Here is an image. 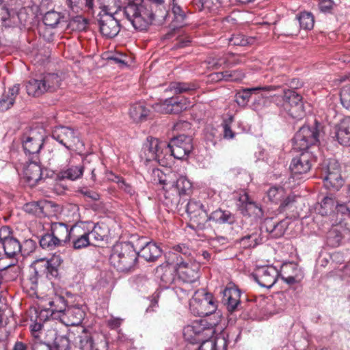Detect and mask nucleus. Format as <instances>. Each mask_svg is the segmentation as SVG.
<instances>
[{"instance_id":"f257e3e1","label":"nucleus","mask_w":350,"mask_h":350,"mask_svg":"<svg viewBox=\"0 0 350 350\" xmlns=\"http://www.w3.org/2000/svg\"><path fill=\"white\" fill-rule=\"evenodd\" d=\"M320 124L315 121L312 126H303L296 133L293 138V148L301 153L293 159L290 169L294 174H303L308 172L316 161L313 154L308 148L317 145L321 137Z\"/></svg>"},{"instance_id":"f03ea898","label":"nucleus","mask_w":350,"mask_h":350,"mask_svg":"<svg viewBox=\"0 0 350 350\" xmlns=\"http://www.w3.org/2000/svg\"><path fill=\"white\" fill-rule=\"evenodd\" d=\"M98 8L106 14L118 15L122 14L133 27L139 31L146 30L154 19L151 5L142 2H129L121 10L120 0H97Z\"/></svg>"},{"instance_id":"7ed1b4c3","label":"nucleus","mask_w":350,"mask_h":350,"mask_svg":"<svg viewBox=\"0 0 350 350\" xmlns=\"http://www.w3.org/2000/svg\"><path fill=\"white\" fill-rule=\"evenodd\" d=\"M172 253V263L176 266V273L184 282L193 283L200 278V265L196 261H191L189 256L191 250L183 244L177 245Z\"/></svg>"},{"instance_id":"20e7f679","label":"nucleus","mask_w":350,"mask_h":350,"mask_svg":"<svg viewBox=\"0 0 350 350\" xmlns=\"http://www.w3.org/2000/svg\"><path fill=\"white\" fill-rule=\"evenodd\" d=\"M137 258V252L130 242H120L113 246L109 262L118 271L126 272L136 266Z\"/></svg>"},{"instance_id":"39448f33","label":"nucleus","mask_w":350,"mask_h":350,"mask_svg":"<svg viewBox=\"0 0 350 350\" xmlns=\"http://www.w3.org/2000/svg\"><path fill=\"white\" fill-rule=\"evenodd\" d=\"M62 82V79L58 74L44 73L27 82L25 85L27 93L29 96L39 97L46 92H53L57 90Z\"/></svg>"},{"instance_id":"423d86ee","label":"nucleus","mask_w":350,"mask_h":350,"mask_svg":"<svg viewBox=\"0 0 350 350\" xmlns=\"http://www.w3.org/2000/svg\"><path fill=\"white\" fill-rule=\"evenodd\" d=\"M51 137L69 152H81L84 144L80 139L78 133L73 129L64 126H55L51 133Z\"/></svg>"},{"instance_id":"0eeeda50","label":"nucleus","mask_w":350,"mask_h":350,"mask_svg":"<svg viewBox=\"0 0 350 350\" xmlns=\"http://www.w3.org/2000/svg\"><path fill=\"white\" fill-rule=\"evenodd\" d=\"M192 185L188 178L183 176L176 175L174 187L171 191L165 194V204L170 209L177 208L181 196L189 195L191 191Z\"/></svg>"},{"instance_id":"6e6552de","label":"nucleus","mask_w":350,"mask_h":350,"mask_svg":"<svg viewBox=\"0 0 350 350\" xmlns=\"http://www.w3.org/2000/svg\"><path fill=\"white\" fill-rule=\"evenodd\" d=\"M64 299L62 297H58L55 300L49 301L51 306V310L53 313L55 312H60L62 314L60 318L62 322L68 326H77L81 323L83 321L85 313L83 308L79 306H71L68 307L64 310L62 309L58 310L57 308H53L56 302H63Z\"/></svg>"},{"instance_id":"1a4fd4ad","label":"nucleus","mask_w":350,"mask_h":350,"mask_svg":"<svg viewBox=\"0 0 350 350\" xmlns=\"http://www.w3.org/2000/svg\"><path fill=\"white\" fill-rule=\"evenodd\" d=\"M193 150L192 139L185 135L172 138L165 145V152H170L175 159H184Z\"/></svg>"},{"instance_id":"9d476101","label":"nucleus","mask_w":350,"mask_h":350,"mask_svg":"<svg viewBox=\"0 0 350 350\" xmlns=\"http://www.w3.org/2000/svg\"><path fill=\"white\" fill-rule=\"evenodd\" d=\"M0 243L3 246L5 255L12 260L16 259V256L23 252L21 242L14 236L9 226L0 228Z\"/></svg>"},{"instance_id":"9b49d317","label":"nucleus","mask_w":350,"mask_h":350,"mask_svg":"<svg viewBox=\"0 0 350 350\" xmlns=\"http://www.w3.org/2000/svg\"><path fill=\"white\" fill-rule=\"evenodd\" d=\"M191 305L196 307L197 314L200 317L210 315L217 309V304L213 300L212 294L204 291L196 293Z\"/></svg>"},{"instance_id":"f8f14e48","label":"nucleus","mask_w":350,"mask_h":350,"mask_svg":"<svg viewBox=\"0 0 350 350\" xmlns=\"http://www.w3.org/2000/svg\"><path fill=\"white\" fill-rule=\"evenodd\" d=\"M236 205L238 210L244 216H253L256 219L262 218L263 216L261 206L245 191L239 194Z\"/></svg>"},{"instance_id":"ddd939ff","label":"nucleus","mask_w":350,"mask_h":350,"mask_svg":"<svg viewBox=\"0 0 350 350\" xmlns=\"http://www.w3.org/2000/svg\"><path fill=\"white\" fill-rule=\"evenodd\" d=\"M33 272L25 282L26 286L35 291L38 287V278L45 273L52 275L57 273V270L52 266L50 261L45 259L36 260L33 264Z\"/></svg>"},{"instance_id":"4468645a","label":"nucleus","mask_w":350,"mask_h":350,"mask_svg":"<svg viewBox=\"0 0 350 350\" xmlns=\"http://www.w3.org/2000/svg\"><path fill=\"white\" fill-rule=\"evenodd\" d=\"M280 272L278 269L273 265H265L258 267L253 276L257 283L262 287L269 288L276 282Z\"/></svg>"},{"instance_id":"2eb2a0df","label":"nucleus","mask_w":350,"mask_h":350,"mask_svg":"<svg viewBox=\"0 0 350 350\" xmlns=\"http://www.w3.org/2000/svg\"><path fill=\"white\" fill-rule=\"evenodd\" d=\"M165 142H159L157 138H148L143 146V153L146 161H160L164 158L163 151H165Z\"/></svg>"},{"instance_id":"dca6fc26","label":"nucleus","mask_w":350,"mask_h":350,"mask_svg":"<svg viewBox=\"0 0 350 350\" xmlns=\"http://www.w3.org/2000/svg\"><path fill=\"white\" fill-rule=\"evenodd\" d=\"M169 260L166 264L157 267L155 270V276L160 280V285L163 288H169L175 280L176 266L172 263V254H169Z\"/></svg>"},{"instance_id":"f3484780","label":"nucleus","mask_w":350,"mask_h":350,"mask_svg":"<svg viewBox=\"0 0 350 350\" xmlns=\"http://www.w3.org/2000/svg\"><path fill=\"white\" fill-rule=\"evenodd\" d=\"M44 143V137L40 133L32 131L28 135H24L23 138V148L25 153L36 158Z\"/></svg>"},{"instance_id":"a211bd4d","label":"nucleus","mask_w":350,"mask_h":350,"mask_svg":"<svg viewBox=\"0 0 350 350\" xmlns=\"http://www.w3.org/2000/svg\"><path fill=\"white\" fill-rule=\"evenodd\" d=\"M241 291L232 283H229L223 291L222 302L228 312L239 310L241 306Z\"/></svg>"},{"instance_id":"6ab92c4d","label":"nucleus","mask_w":350,"mask_h":350,"mask_svg":"<svg viewBox=\"0 0 350 350\" xmlns=\"http://www.w3.org/2000/svg\"><path fill=\"white\" fill-rule=\"evenodd\" d=\"M29 159L24 168L23 178L29 186L34 187L44 178V171L36 159Z\"/></svg>"},{"instance_id":"aec40b11","label":"nucleus","mask_w":350,"mask_h":350,"mask_svg":"<svg viewBox=\"0 0 350 350\" xmlns=\"http://www.w3.org/2000/svg\"><path fill=\"white\" fill-rule=\"evenodd\" d=\"M191 103L188 98H183L180 100L173 98L165 99L162 103L157 104L156 110L165 113H178L186 110Z\"/></svg>"},{"instance_id":"412c9836","label":"nucleus","mask_w":350,"mask_h":350,"mask_svg":"<svg viewBox=\"0 0 350 350\" xmlns=\"http://www.w3.org/2000/svg\"><path fill=\"white\" fill-rule=\"evenodd\" d=\"M114 16L106 14L98 21L100 33L108 38H114L120 30L119 21Z\"/></svg>"},{"instance_id":"4be33fe9","label":"nucleus","mask_w":350,"mask_h":350,"mask_svg":"<svg viewBox=\"0 0 350 350\" xmlns=\"http://www.w3.org/2000/svg\"><path fill=\"white\" fill-rule=\"evenodd\" d=\"M279 88H280V85H273L243 88L237 92L234 100L239 107H245L247 106L252 93H256L260 90L266 92L275 91Z\"/></svg>"},{"instance_id":"5701e85b","label":"nucleus","mask_w":350,"mask_h":350,"mask_svg":"<svg viewBox=\"0 0 350 350\" xmlns=\"http://www.w3.org/2000/svg\"><path fill=\"white\" fill-rule=\"evenodd\" d=\"M75 228V226L69 228L63 222H52L51 224V232L62 246L70 242L71 237H73Z\"/></svg>"},{"instance_id":"b1692460","label":"nucleus","mask_w":350,"mask_h":350,"mask_svg":"<svg viewBox=\"0 0 350 350\" xmlns=\"http://www.w3.org/2000/svg\"><path fill=\"white\" fill-rule=\"evenodd\" d=\"M53 206L52 202L46 200L33 201L26 203L23 210L27 213L36 216L45 217L49 214V209Z\"/></svg>"},{"instance_id":"393cba45","label":"nucleus","mask_w":350,"mask_h":350,"mask_svg":"<svg viewBox=\"0 0 350 350\" xmlns=\"http://www.w3.org/2000/svg\"><path fill=\"white\" fill-rule=\"evenodd\" d=\"M331 168L334 170L333 172H329L328 174H326V176H323L322 178L323 179L325 187L338 190L343 184L338 162L336 160H332Z\"/></svg>"},{"instance_id":"a878e982","label":"nucleus","mask_w":350,"mask_h":350,"mask_svg":"<svg viewBox=\"0 0 350 350\" xmlns=\"http://www.w3.org/2000/svg\"><path fill=\"white\" fill-rule=\"evenodd\" d=\"M152 176L154 183H159L163 186V189L165 190L164 195L168 192V191L172 192L176 176V173L170 172L165 174L159 169H154L152 170Z\"/></svg>"},{"instance_id":"bb28decb","label":"nucleus","mask_w":350,"mask_h":350,"mask_svg":"<svg viewBox=\"0 0 350 350\" xmlns=\"http://www.w3.org/2000/svg\"><path fill=\"white\" fill-rule=\"evenodd\" d=\"M4 258L0 259V278L5 282L14 281L21 273V267L17 265L18 260L12 259L8 265H2Z\"/></svg>"},{"instance_id":"cd10ccee","label":"nucleus","mask_w":350,"mask_h":350,"mask_svg":"<svg viewBox=\"0 0 350 350\" xmlns=\"http://www.w3.org/2000/svg\"><path fill=\"white\" fill-rule=\"evenodd\" d=\"M336 137L343 146H350V117H346L336 126Z\"/></svg>"},{"instance_id":"c85d7f7f","label":"nucleus","mask_w":350,"mask_h":350,"mask_svg":"<svg viewBox=\"0 0 350 350\" xmlns=\"http://www.w3.org/2000/svg\"><path fill=\"white\" fill-rule=\"evenodd\" d=\"M208 332L210 329L202 327L198 324L187 325L183 329V336L191 343H198L199 340H202V336Z\"/></svg>"},{"instance_id":"c756f323","label":"nucleus","mask_w":350,"mask_h":350,"mask_svg":"<svg viewBox=\"0 0 350 350\" xmlns=\"http://www.w3.org/2000/svg\"><path fill=\"white\" fill-rule=\"evenodd\" d=\"M300 270L293 263L284 265L281 267L280 275L282 280L288 284H294L299 282Z\"/></svg>"},{"instance_id":"7c9ffc66","label":"nucleus","mask_w":350,"mask_h":350,"mask_svg":"<svg viewBox=\"0 0 350 350\" xmlns=\"http://www.w3.org/2000/svg\"><path fill=\"white\" fill-rule=\"evenodd\" d=\"M185 209L191 221L200 224L201 222L200 219L202 221L206 219V212L200 202L193 200H189L186 205Z\"/></svg>"},{"instance_id":"2f4dec72","label":"nucleus","mask_w":350,"mask_h":350,"mask_svg":"<svg viewBox=\"0 0 350 350\" xmlns=\"http://www.w3.org/2000/svg\"><path fill=\"white\" fill-rule=\"evenodd\" d=\"M262 242L261 231L260 229L255 228L250 233L239 239L237 244L243 249H249L257 246Z\"/></svg>"},{"instance_id":"473e14b6","label":"nucleus","mask_w":350,"mask_h":350,"mask_svg":"<svg viewBox=\"0 0 350 350\" xmlns=\"http://www.w3.org/2000/svg\"><path fill=\"white\" fill-rule=\"evenodd\" d=\"M19 90V85L15 84L3 92L0 98V111H5L14 105Z\"/></svg>"},{"instance_id":"72a5a7b5","label":"nucleus","mask_w":350,"mask_h":350,"mask_svg":"<svg viewBox=\"0 0 350 350\" xmlns=\"http://www.w3.org/2000/svg\"><path fill=\"white\" fill-rule=\"evenodd\" d=\"M137 254L138 256L143 258L146 261L153 262L161 256L162 250L155 243L148 242Z\"/></svg>"},{"instance_id":"f704fd0d","label":"nucleus","mask_w":350,"mask_h":350,"mask_svg":"<svg viewBox=\"0 0 350 350\" xmlns=\"http://www.w3.org/2000/svg\"><path fill=\"white\" fill-rule=\"evenodd\" d=\"M150 109L142 103H137L131 106L129 116L135 122L146 120Z\"/></svg>"},{"instance_id":"c9c22d12","label":"nucleus","mask_w":350,"mask_h":350,"mask_svg":"<svg viewBox=\"0 0 350 350\" xmlns=\"http://www.w3.org/2000/svg\"><path fill=\"white\" fill-rule=\"evenodd\" d=\"M196 82H172L169 85V90L175 94H190L198 88Z\"/></svg>"},{"instance_id":"e433bc0d","label":"nucleus","mask_w":350,"mask_h":350,"mask_svg":"<svg viewBox=\"0 0 350 350\" xmlns=\"http://www.w3.org/2000/svg\"><path fill=\"white\" fill-rule=\"evenodd\" d=\"M207 219L220 224H233L235 221L234 215H232L230 211H223L220 208L212 212Z\"/></svg>"},{"instance_id":"4c0bfd02","label":"nucleus","mask_w":350,"mask_h":350,"mask_svg":"<svg viewBox=\"0 0 350 350\" xmlns=\"http://www.w3.org/2000/svg\"><path fill=\"white\" fill-rule=\"evenodd\" d=\"M83 173V167L81 165H71L66 170H61L57 174V177L60 180L69 179L71 180H77L81 177Z\"/></svg>"},{"instance_id":"58836bf2","label":"nucleus","mask_w":350,"mask_h":350,"mask_svg":"<svg viewBox=\"0 0 350 350\" xmlns=\"http://www.w3.org/2000/svg\"><path fill=\"white\" fill-rule=\"evenodd\" d=\"M94 0H66L68 8L75 14H79L84 10L93 8Z\"/></svg>"},{"instance_id":"ea45409f","label":"nucleus","mask_w":350,"mask_h":350,"mask_svg":"<svg viewBox=\"0 0 350 350\" xmlns=\"http://www.w3.org/2000/svg\"><path fill=\"white\" fill-rule=\"evenodd\" d=\"M336 201L332 197H325L320 203H319L315 209L316 211L322 216L327 215L333 212L334 208H336Z\"/></svg>"},{"instance_id":"a19ab883","label":"nucleus","mask_w":350,"mask_h":350,"mask_svg":"<svg viewBox=\"0 0 350 350\" xmlns=\"http://www.w3.org/2000/svg\"><path fill=\"white\" fill-rule=\"evenodd\" d=\"M302 97L293 90H284L283 108L286 109L293 105L302 103Z\"/></svg>"},{"instance_id":"79ce46f5","label":"nucleus","mask_w":350,"mask_h":350,"mask_svg":"<svg viewBox=\"0 0 350 350\" xmlns=\"http://www.w3.org/2000/svg\"><path fill=\"white\" fill-rule=\"evenodd\" d=\"M266 195L269 201L278 204L286 196V191L282 187L272 186L267 191Z\"/></svg>"},{"instance_id":"37998d69","label":"nucleus","mask_w":350,"mask_h":350,"mask_svg":"<svg viewBox=\"0 0 350 350\" xmlns=\"http://www.w3.org/2000/svg\"><path fill=\"white\" fill-rule=\"evenodd\" d=\"M40 245L45 250H53L56 247L62 246L56 238L51 233H46L42 235L39 239Z\"/></svg>"},{"instance_id":"c03bdc74","label":"nucleus","mask_w":350,"mask_h":350,"mask_svg":"<svg viewBox=\"0 0 350 350\" xmlns=\"http://www.w3.org/2000/svg\"><path fill=\"white\" fill-rule=\"evenodd\" d=\"M71 239H72V247L77 250L85 248L92 244L95 245V243L91 242L88 232H84L78 236H75L73 234V237H71Z\"/></svg>"},{"instance_id":"a18cd8bd","label":"nucleus","mask_w":350,"mask_h":350,"mask_svg":"<svg viewBox=\"0 0 350 350\" xmlns=\"http://www.w3.org/2000/svg\"><path fill=\"white\" fill-rule=\"evenodd\" d=\"M296 19L304 29H311L314 27V18L311 12H302L297 15Z\"/></svg>"},{"instance_id":"49530a36","label":"nucleus","mask_w":350,"mask_h":350,"mask_svg":"<svg viewBox=\"0 0 350 350\" xmlns=\"http://www.w3.org/2000/svg\"><path fill=\"white\" fill-rule=\"evenodd\" d=\"M63 18L60 12L51 10L44 14L43 22L45 25L53 28L59 24Z\"/></svg>"},{"instance_id":"de8ad7c7","label":"nucleus","mask_w":350,"mask_h":350,"mask_svg":"<svg viewBox=\"0 0 350 350\" xmlns=\"http://www.w3.org/2000/svg\"><path fill=\"white\" fill-rule=\"evenodd\" d=\"M265 226L267 231L275 237H280L284 232L285 228L282 221L275 223L271 219H266Z\"/></svg>"},{"instance_id":"09e8293b","label":"nucleus","mask_w":350,"mask_h":350,"mask_svg":"<svg viewBox=\"0 0 350 350\" xmlns=\"http://www.w3.org/2000/svg\"><path fill=\"white\" fill-rule=\"evenodd\" d=\"M193 4L200 11L206 10L209 12H213L220 7L219 0H193Z\"/></svg>"},{"instance_id":"8fccbe9b","label":"nucleus","mask_w":350,"mask_h":350,"mask_svg":"<svg viewBox=\"0 0 350 350\" xmlns=\"http://www.w3.org/2000/svg\"><path fill=\"white\" fill-rule=\"evenodd\" d=\"M172 13L174 14V21L176 23V26H182L186 15L183 9L179 5L177 0H173L172 1Z\"/></svg>"},{"instance_id":"3c124183","label":"nucleus","mask_w":350,"mask_h":350,"mask_svg":"<svg viewBox=\"0 0 350 350\" xmlns=\"http://www.w3.org/2000/svg\"><path fill=\"white\" fill-rule=\"evenodd\" d=\"M226 53H224L221 55H217L215 57H210L207 59V64L209 67L213 68H219L228 67V62Z\"/></svg>"},{"instance_id":"603ef678","label":"nucleus","mask_w":350,"mask_h":350,"mask_svg":"<svg viewBox=\"0 0 350 350\" xmlns=\"http://www.w3.org/2000/svg\"><path fill=\"white\" fill-rule=\"evenodd\" d=\"M220 77H224L226 81H239L244 78L245 75L241 70H226L219 72Z\"/></svg>"},{"instance_id":"864d4df0","label":"nucleus","mask_w":350,"mask_h":350,"mask_svg":"<svg viewBox=\"0 0 350 350\" xmlns=\"http://www.w3.org/2000/svg\"><path fill=\"white\" fill-rule=\"evenodd\" d=\"M284 110L291 117L296 120H301L306 115V111L304 109L303 103H299L297 105H293L291 107H288V109Z\"/></svg>"},{"instance_id":"5fc2aeb1","label":"nucleus","mask_w":350,"mask_h":350,"mask_svg":"<svg viewBox=\"0 0 350 350\" xmlns=\"http://www.w3.org/2000/svg\"><path fill=\"white\" fill-rule=\"evenodd\" d=\"M113 181L118 184V188L120 189L123 190L130 196H133L135 195L136 192L133 187L130 183L126 182L123 178L118 176H115Z\"/></svg>"},{"instance_id":"6e6d98bb","label":"nucleus","mask_w":350,"mask_h":350,"mask_svg":"<svg viewBox=\"0 0 350 350\" xmlns=\"http://www.w3.org/2000/svg\"><path fill=\"white\" fill-rule=\"evenodd\" d=\"M90 241H95L96 243H99L104 241L106 237V231L102 228L99 224H96L90 232H88Z\"/></svg>"},{"instance_id":"4d7b16f0","label":"nucleus","mask_w":350,"mask_h":350,"mask_svg":"<svg viewBox=\"0 0 350 350\" xmlns=\"http://www.w3.org/2000/svg\"><path fill=\"white\" fill-rule=\"evenodd\" d=\"M213 335V331L210 329V332L202 336V340H199L198 343H200L198 350H215L214 341L211 340Z\"/></svg>"},{"instance_id":"13d9d810","label":"nucleus","mask_w":350,"mask_h":350,"mask_svg":"<svg viewBox=\"0 0 350 350\" xmlns=\"http://www.w3.org/2000/svg\"><path fill=\"white\" fill-rule=\"evenodd\" d=\"M54 347L55 350H71L72 346L67 336H58L55 339Z\"/></svg>"},{"instance_id":"bf43d9fd","label":"nucleus","mask_w":350,"mask_h":350,"mask_svg":"<svg viewBox=\"0 0 350 350\" xmlns=\"http://www.w3.org/2000/svg\"><path fill=\"white\" fill-rule=\"evenodd\" d=\"M340 97L342 105L350 111V85L341 89Z\"/></svg>"},{"instance_id":"052dcab7","label":"nucleus","mask_w":350,"mask_h":350,"mask_svg":"<svg viewBox=\"0 0 350 350\" xmlns=\"http://www.w3.org/2000/svg\"><path fill=\"white\" fill-rule=\"evenodd\" d=\"M94 344V340L87 334L80 336V349L81 350H92Z\"/></svg>"},{"instance_id":"680f3d73","label":"nucleus","mask_w":350,"mask_h":350,"mask_svg":"<svg viewBox=\"0 0 350 350\" xmlns=\"http://www.w3.org/2000/svg\"><path fill=\"white\" fill-rule=\"evenodd\" d=\"M342 236L336 229H332L329 232L327 235V241L329 244L333 247H336L340 244Z\"/></svg>"},{"instance_id":"e2e57ef3","label":"nucleus","mask_w":350,"mask_h":350,"mask_svg":"<svg viewBox=\"0 0 350 350\" xmlns=\"http://www.w3.org/2000/svg\"><path fill=\"white\" fill-rule=\"evenodd\" d=\"M229 44L234 46H245L248 44V41L243 35L236 34L229 39Z\"/></svg>"},{"instance_id":"0e129e2a","label":"nucleus","mask_w":350,"mask_h":350,"mask_svg":"<svg viewBox=\"0 0 350 350\" xmlns=\"http://www.w3.org/2000/svg\"><path fill=\"white\" fill-rule=\"evenodd\" d=\"M226 55L227 59L226 60L228 62V67H232L243 62V57L237 55L232 53H226Z\"/></svg>"},{"instance_id":"69168bd1","label":"nucleus","mask_w":350,"mask_h":350,"mask_svg":"<svg viewBox=\"0 0 350 350\" xmlns=\"http://www.w3.org/2000/svg\"><path fill=\"white\" fill-rule=\"evenodd\" d=\"M29 350H52L51 347L42 342L40 340H32L30 342V349Z\"/></svg>"},{"instance_id":"338daca9","label":"nucleus","mask_w":350,"mask_h":350,"mask_svg":"<svg viewBox=\"0 0 350 350\" xmlns=\"http://www.w3.org/2000/svg\"><path fill=\"white\" fill-rule=\"evenodd\" d=\"M92 350H108V342L106 339L102 336L94 340Z\"/></svg>"},{"instance_id":"774afa93","label":"nucleus","mask_w":350,"mask_h":350,"mask_svg":"<svg viewBox=\"0 0 350 350\" xmlns=\"http://www.w3.org/2000/svg\"><path fill=\"white\" fill-rule=\"evenodd\" d=\"M337 213H341L342 215L349 216L350 213V202L347 203H338L336 205Z\"/></svg>"}]
</instances>
